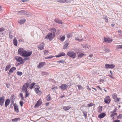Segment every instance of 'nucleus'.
<instances>
[{
  "label": "nucleus",
  "mask_w": 122,
  "mask_h": 122,
  "mask_svg": "<svg viewBox=\"0 0 122 122\" xmlns=\"http://www.w3.org/2000/svg\"><path fill=\"white\" fill-rule=\"evenodd\" d=\"M67 55L72 58H75L76 56V54L73 51H69L67 53Z\"/></svg>",
  "instance_id": "1"
},
{
  "label": "nucleus",
  "mask_w": 122,
  "mask_h": 122,
  "mask_svg": "<svg viewBox=\"0 0 122 122\" xmlns=\"http://www.w3.org/2000/svg\"><path fill=\"white\" fill-rule=\"evenodd\" d=\"M55 36L54 34H52L51 33H49L45 36V39H49V41H51Z\"/></svg>",
  "instance_id": "2"
},
{
  "label": "nucleus",
  "mask_w": 122,
  "mask_h": 122,
  "mask_svg": "<svg viewBox=\"0 0 122 122\" xmlns=\"http://www.w3.org/2000/svg\"><path fill=\"white\" fill-rule=\"evenodd\" d=\"M29 86V83H25L23 86L22 89V91L23 92H25L27 91V88Z\"/></svg>",
  "instance_id": "3"
},
{
  "label": "nucleus",
  "mask_w": 122,
  "mask_h": 122,
  "mask_svg": "<svg viewBox=\"0 0 122 122\" xmlns=\"http://www.w3.org/2000/svg\"><path fill=\"white\" fill-rule=\"evenodd\" d=\"M15 59L16 61L20 62V64H24L25 61H24V60L22 59L21 57L19 56H16L15 57Z\"/></svg>",
  "instance_id": "4"
},
{
  "label": "nucleus",
  "mask_w": 122,
  "mask_h": 122,
  "mask_svg": "<svg viewBox=\"0 0 122 122\" xmlns=\"http://www.w3.org/2000/svg\"><path fill=\"white\" fill-rule=\"evenodd\" d=\"M35 91L36 93L38 94H40L41 93V91L39 90L40 86L39 85H36L35 86Z\"/></svg>",
  "instance_id": "5"
},
{
  "label": "nucleus",
  "mask_w": 122,
  "mask_h": 122,
  "mask_svg": "<svg viewBox=\"0 0 122 122\" xmlns=\"http://www.w3.org/2000/svg\"><path fill=\"white\" fill-rule=\"evenodd\" d=\"M32 53V51H27L25 50L23 57H28L31 56Z\"/></svg>",
  "instance_id": "6"
},
{
  "label": "nucleus",
  "mask_w": 122,
  "mask_h": 122,
  "mask_svg": "<svg viewBox=\"0 0 122 122\" xmlns=\"http://www.w3.org/2000/svg\"><path fill=\"white\" fill-rule=\"evenodd\" d=\"M25 50L22 48H19L18 50V54L23 57Z\"/></svg>",
  "instance_id": "7"
},
{
  "label": "nucleus",
  "mask_w": 122,
  "mask_h": 122,
  "mask_svg": "<svg viewBox=\"0 0 122 122\" xmlns=\"http://www.w3.org/2000/svg\"><path fill=\"white\" fill-rule=\"evenodd\" d=\"M115 65L113 64L110 65L109 64H106L105 65V67L106 69L112 68L115 67Z\"/></svg>",
  "instance_id": "8"
},
{
  "label": "nucleus",
  "mask_w": 122,
  "mask_h": 122,
  "mask_svg": "<svg viewBox=\"0 0 122 122\" xmlns=\"http://www.w3.org/2000/svg\"><path fill=\"white\" fill-rule=\"evenodd\" d=\"M5 97L2 96V97H0V105L2 106L3 105L5 101Z\"/></svg>",
  "instance_id": "9"
},
{
  "label": "nucleus",
  "mask_w": 122,
  "mask_h": 122,
  "mask_svg": "<svg viewBox=\"0 0 122 122\" xmlns=\"http://www.w3.org/2000/svg\"><path fill=\"white\" fill-rule=\"evenodd\" d=\"M60 88L62 91L65 90L66 89L68 88L67 85L65 84H62L60 86Z\"/></svg>",
  "instance_id": "10"
},
{
  "label": "nucleus",
  "mask_w": 122,
  "mask_h": 122,
  "mask_svg": "<svg viewBox=\"0 0 122 122\" xmlns=\"http://www.w3.org/2000/svg\"><path fill=\"white\" fill-rule=\"evenodd\" d=\"M104 41L103 42H106L107 43H110L112 41V40L110 38L104 37Z\"/></svg>",
  "instance_id": "11"
},
{
  "label": "nucleus",
  "mask_w": 122,
  "mask_h": 122,
  "mask_svg": "<svg viewBox=\"0 0 122 122\" xmlns=\"http://www.w3.org/2000/svg\"><path fill=\"white\" fill-rule=\"evenodd\" d=\"M110 100V97L108 96L106 97L104 99V102L106 103H109Z\"/></svg>",
  "instance_id": "12"
},
{
  "label": "nucleus",
  "mask_w": 122,
  "mask_h": 122,
  "mask_svg": "<svg viewBox=\"0 0 122 122\" xmlns=\"http://www.w3.org/2000/svg\"><path fill=\"white\" fill-rule=\"evenodd\" d=\"M44 43L42 42L39 45H38V48L40 50H42L44 49Z\"/></svg>",
  "instance_id": "13"
},
{
  "label": "nucleus",
  "mask_w": 122,
  "mask_h": 122,
  "mask_svg": "<svg viewBox=\"0 0 122 122\" xmlns=\"http://www.w3.org/2000/svg\"><path fill=\"white\" fill-rule=\"evenodd\" d=\"M17 13H19V14L20 15H27L28 12L24 10H21L18 11Z\"/></svg>",
  "instance_id": "14"
},
{
  "label": "nucleus",
  "mask_w": 122,
  "mask_h": 122,
  "mask_svg": "<svg viewBox=\"0 0 122 122\" xmlns=\"http://www.w3.org/2000/svg\"><path fill=\"white\" fill-rule=\"evenodd\" d=\"M42 102L40 100H39L35 106V107H37L40 106L42 103Z\"/></svg>",
  "instance_id": "15"
},
{
  "label": "nucleus",
  "mask_w": 122,
  "mask_h": 122,
  "mask_svg": "<svg viewBox=\"0 0 122 122\" xmlns=\"http://www.w3.org/2000/svg\"><path fill=\"white\" fill-rule=\"evenodd\" d=\"M14 109L15 111L17 112H19L18 106L16 103L14 104Z\"/></svg>",
  "instance_id": "16"
},
{
  "label": "nucleus",
  "mask_w": 122,
  "mask_h": 122,
  "mask_svg": "<svg viewBox=\"0 0 122 122\" xmlns=\"http://www.w3.org/2000/svg\"><path fill=\"white\" fill-rule=\"evenodd\" d=\"M54 20L56 23L59 24H62L63 23V22L62 20L58 18L55 19Z\"/></svg>",
  "instance_id": "17"
},
{
  "label": "nucleus",
  "mask_w": 122,
  "mask_h": 122,
  "mask_svg": "<svg viewBox=\"0 0 122 122\" xmlns=\"http://www.w3.org/2000/svg\"><path fill=\"white\" fill-rule=\"evenodd\" d=\"M10 100L9 99H7L5 101V107H7L9 104L10 103Z\"/></svg>",
  "instance_id": "18"
},
{
  "label": "nucleus",
  "mask_w": 122,
  "mask_h": 122,
  "mask_svg": "<svg viewBox=\"0 0 122 122\" xmlns=\"http://www.w3.org/2000/svg\"><path fill=\"white\" fill-rule=\"evenodd\" d=\"M45 62H42L39 63L38 66L39 68H42L45 65Z\"/></svg>",
  "instance_id": "19"
},
{
  "label": "nucleus",
  "mask_w": 122,
  "mask_h": 122,
  "mask_svg": "<svg viewBox=\"0 0 122 122\" xmlns=\"http://www.w3.org/2000/svg\"><path fill=\"white\" fill-rule=\"evenodd\" d=\"M106 115L105 113H101L98 116V117L100 118H103Z\"/></svg>",
  "instance_id": "20"
},
{
  "label": "nucleus",
  "mask_w": 122,
  "mask_h": 122,
  "mask_svg": "<svg viewBox=\"0 0 122 122\" xmlns=\"http://www.w3.org/2000/svg\"><path fill=\"white\" fill-rule=\"evenodd\" d=\"M65 55V54L63 52L61 53L60 54H59L58 55L55 56L56 57H58L62 56H64Z\"/></svg>",
  "instance_id": "21"
},
{
  "label": "nucleus",
  "mask_w": 122,
  "mask_h": 122,
  "mask_svg": "<svg viewBox=\"0 0 122 122\" xmlns=\"http://www.w3.org/2000/svg\"><path fill=\"white\" fill-rule=\"evenodd\" d=\"M26 20L25 19H21L18 21V22L20 24L22 25L24 24Z\"/></svg>",
  "instance_id": "22"
},
{
  "label": "nucleus",
  "mask_w": 122,
  "mask_h": 122,
  "mask_svg": "<svg viewBox=\"0 0 122 122\" xmlns=\"http://www.w3.org/2000/svg\"><path fill=\"white\" fill-rule=\"evenodd\" d=\"M16 68L15 67H13L11 68L9 71V72L10 73H12L13 71L16 70Z\"/></svg>",
  "instance_id": "23"
},
{
  "label": "nucleus",
  "mask_w": 122,
  "mask_h": 122,
  "mask_svg": "<svg viewBox=\"0 0 122 122\" xmlns=\"http://www.w3.org/2000/svg\"><path fill=\"white\" fill-rule=\"evenodd\" d=\"M13 43L14 45L15 46H17V41L16 38L15 37L13 41Z\"/></svg>",
  "instance_id": "24"
},
{
  "label": "nucleus",
  "mask_w": 122,
  "mask_h": 122,
  "mask_svg": "<svg viewBox=\"0 0 122 122\" xmlns=\"http://www.w3.org/2000/svg\"><path fill=\"white\" fill-rule=\"evenodd\" d=\"M20 118L19 117L15 118L12 119V121L14 122H16L18 121H20Z\"/></svg>",
  "instance_id": "25"
},
{
  "label": "nucleus",
  "mask_w": 122,
  "mask_h": 122,
  "mask_svg": "<svg viewBox=\"0 0 122 122\" xmlns=\"http://www.w3.org/2000/svg\"><path fill=\"white\" fill-rule=\"evenodd\" d=\"M11 66L10 64L7 65L5 68V71H7L10 68Z\"/></svg>",
  "instance_id": "26"
},
{
  "label": "nucleus",
  "mask_w": 122,
  "mask_h": 122,
  "mask_svg": "<svg viewBox=\"0 0 122 122\" xmlns=\"http://www.w3.org/2000/svg\"><path fill=\"white\" fill-rule=\"evenodd\" d=\"M51 99V96L50 94H49L46 97V100L47 101H50Z\"/></svg>",
  "instance_id": "27"
},
{
  "label": "nucleus",
  "mask_w": 122,
  "mask_h": 122,
  "mask_svg": "<svg viewBox=\"0 0 122 122\" xmlns=\"http://www.w3.org/2000/svg\"><path fill=\"white\" fill-rule=\"evenodd\" d=\"M70 108L71 107L69 106L64 107H63V108L64 110L66 111L69 110Z\"/></svg>",
  "instance_id": "28"
},
{
  "label": "nucleus",
  "mask_w": 122,
  "mask_h": 122,
  "mask_svg": "<svg viewBox=\"0 0 122 122\" xmlns=\"http://www.w3.org/2000/svg\"><path fill=\"white\" fill-rule=\"evenodd\" d=\"M36 84V83L35 82H33L32 84H30V88L31 89H32L33 87V86L35 85Z\"/></svg>",
  "instance_id": "29"
},
{
  "label": "nucleus",
  "mask_w": 122,
  "mask_h": 122,
  "mask_svg": "<svg viewBox=\"0 0 122 122\" xmlns=\"http://www.w3.org/2000/svg\"><path fill=\"white\" fill-rule=\"evenodd\" d=\"M56 29L54 28L52 29L51 31V32L53 33L52 34H54V35H55V33L56 32Z\"/></svg>",
  "instance_id": "30"
},
{
  "label": "nucleus",
  "mask_w": 122,
  "mask_h": 122,
  "mask_svg": "<svg viewBox=\"0 0 122 122\" xmlns=\"http://www.w3.org/2000/svg\"><path fill=\"white\" fill-rule=\"evenodd\" d=\"M84 55L86 56V55L83 53H81L78 56V57L81 58L83 57V56Z\"/></svg>",
  "instance_id": "31"
},
{
  "label": "nucleus",
  "mask_w": 122,
  "mask_h": 122,
  "mask_svg": "<svg viewBox=\"0 0 122 122\" xmlns=\"http://www.w3.org/2000/svg\"><path fill=\"white\" fill-rule=\"evenodd\" d=\"M113 98L115 100L117 97V96L115 94H114L112 95Z\"/></svg>",
  "instance_id": "32"
},
{
  "label": "nucleus",
  "mask_w": 122,
  "mask_h": 122,
  "mask_svg": "<svg viewBox=\"0 0 122 122\" xmlns=\"http://www.w3.org/2000/svg\"><path fill=\"white\" fill-rule=\"evenodd\" d=\"M76 86L78 87V89L79 90L83 88V87L80 85H76Z\"/></svg>",
  "instance_id": "33"
},
{
  "label": "nucleus",
  "mask_w": 122,
  "mask_h": 122,
  "mask_svg": "<svg viewBox=\"0 0 122 122\" xmlns=\"http://www.w3.org/2000/svg\"><path fill=\"white\" fill-rule=\"evenodd\" d=\"M83 39H80V38H79L78 37H76L75 38V40H78L79 41L81 42L82 41Z\"/></svg>",
  "instance_id": "34"
},
{
  "label": "nucleus",
  "mask_w": 122,
  "mask_h": 122,
  "mask_svg": "<svg viewBox=\"0 0 122 122\" xmlns=\"http://www.w3.org/2000/svg\"><path fill=\"white\" fill-rule=\"evenodd\" d=\"M41 74L43 75H47L48 74V73L46 72H42Z\"/></svg>",
  "instance_id": "35"
},
{
  "label": "nucleus",
  "mask_w": 122,
  "mask_h": 122,
  "mask_svg": "<svg viewBox=\"0 0 122 122\" xmlns=\"http://www.w3.org/2000/svg\"><path fill=\"white\" fill-rule=\"evenodd\" d=\"M25 92V98H26V97H28V96L30 94L27 92V91L26 92Z\"/></svg>",
  "instance_id": "36"
},
{
  "label": "nucleus",
  "mask_w": 122,
  "mask_h": 122,
  "mask_svg": "<svg viewBox=\"0 0 122 122\" xmlns=\"http://www.w3.org/2000/svg\"><path fill=\"white\" fill-rule=\"evenodd\" d=\"M117 49H122V45H117L116 46Z\"/></svg>",
  "instance_id": "37"
},
{
  "label": "nucleus",
  "mask_w": 122,
  "mask_h": 122,
  "mask_svg": "<svg viewBox=\"0 0 122 122\" xmlns=\"http://www.w3.org/2000/svg\"><path fill=\"white\" fill-rule=\"evenodd\" d=\"M117 118L118 119H122V114H119L117 117Z\"/></svg>",
  "instance_id": "38"
},
{
  "label": "nucleus",
  "mask_w": 122,
  "mask_h": 122,
  "mask_svg": "<svg viewBox=\"0 0 122 122\" xmlns=\"http://www.w3.org/2000/svg\"><path fill=\"white\" fill-rule=\"evenodd\" d=\"M120 98H117V99H116L115 100H114L116 102L118 103L119 101L120 100Z\"/></svg>",
  "instance_id": "39"
},
{
  "label": "nucleus",
  "mask_w": 122,
  "mask_h": 122,
  "mask_svg": "<svg viewBox=\"0 0 122 122\" xmlns=\"http://www.w3.org/2000/svg\"><path fill=\"white\" fill-rule=\"evenodd\" d=\"M85 118L87 117V112H86L83 111V112Z\"/></svg>",
  "instance_id": "40"
},
{
  "label": "nucleus",
  "mask_w": 122,
  "mask_h": 122,
  "mask_svg": "<svg viewBox=\"0 0 122 122\" xmlns=\"http://www.w3.org/2000/svg\"><path fill=\"white\" fill-rule=\"evenodd\" d=\"M65 38V36H63L62 37H61L60 40L62 41H63Z\"/></svg>",
  "instance_id": "41"
},
{
  "label": "nucleus",
  "mask_w": 122,
  "mask_h": 122,
  "mask_svg": "<svg viewBox=\"0 0 122 122\" xmlns=\"http://www.w3.org/2000/svg\"><path fill=\"white\" fill-rule=\"evenodd\" d=\"M17 75L20 76L22 74V73L21 71H17Z\"/></svg>",
  "instance_id": "42"
},
{
  "label": "nucleus",
  "mask_w": 122,
  "mask_h": 122,
  "mask_svg": "<svg viewBox=\"0 0 122 122\" xmlns=\"http://www.w3.org/2000/svg\"><path fill=\"white\" fill-rule=\"evenodd\" d=\"M71 0H64V3H69L71 2Z\"/></svg>",
  "instance_id": "43"
},
{
  "label": "nucleus",
  "mask_w": 122,
  "mask_h": 122,
  "mask_svg": "<svg viewBox=\"0 0 122 122\" xmlns=\"http://www.w3.org/2000/svg\"><path fill=\"white\" fill-rule=\"evenodd\" d=\"M57 1L59 2L64 3V0H57Z\"/></svg>",
  "instance_id": "44"
},
{
  "label": "nucleus",
  "mask_w": 122,
  "mask_h": 122,
  "mask_svg": "<svg viewBox=\"0 0 122 122\" xmlns=\"http://www.w3.org/2000/svg\"><path fill=\"white\" fill-rule=\"evenodd\" d=\"M117 114V113H112L111 114L110 116L111 117H113V116H115V115H116V116Z\"/></svg>",
  "instance_id": "45"
},
{
  "label": "nucleus",
  "mask_w": 122,
  "mask_h": 122,
  "mask_svg": "<svg viewBox=\"0 0 122 122\" xmlns=\"http://www.w3.org/2000/svg\"><path fill=\"white\" fill-rule=\"evenodd\" d=\"M68 45V44L67 43H66L65 45L63 47V49H65L66 48Z\"/></svg>",
  "instance_id": "46"
},
{
  "label": "nucleus",
  "mask_w": 122,
  "mask_h": 122,
  "mask_svg": "<svg viewBox=\"0 0 122 122\" xmlns=\"http://www.w3.org/2000/svg\"><path fill=\"white\" fill-rule=\"evenodd\" d=\"M11 32H10L9 34V36L10 38L11 39L13 37L12 35H11Z\"/></svg>",
  "instance_id": "47"
},
{
  "label": "nucleus",
  "mask_w": 122,
  "mask_h": 122,
  "mask_svg": "<svg viewBox=\"0 0 122 122\" xmlns=\"http://www.w3.org/2000/svg\"><path fill=\"white\" fill-rule=\"evenodd\" d=\"M30 58L29 57H26L23 59V60H24V61H26L29 60L30 59Z\"/></svg>",
  "instance_id": "48"
},
{
  "label": "nucleus",
  "mask_w": 122,
  "mask_h": 122,
  "mask_svg": "<svg viewBox=\"0 0 122 122\" xmlns=\"http://www.w3.org/2000/svg\"><path fill=\"white\" fill-rule=\"evenodd\" d=\"M54 57V56H50L48 57H45V59H50L53 58Z\"/></svg>",
  "instance_id": "49"
},
{
  "label": "nucleus",
  "mask_w": 122,
  "mask_h": 122,
  "mask_svg": "<svg viewBox=\"0 0 122 122\" xmlns=\"http://www.w3.org/2000/svg\"><path fill=\"white\" fill-rule=\"evenodd\" d=\"M93 104L92 103H90L89 104H88V106L89 107H90L92 106H93Z\"/></svg>",
  "instance_id": "50"
},
{
  "label": "nucleus",
  "mask_w": 122,
  "mask_h": 122,
  "mask_svg": "<svg viewBox=\"0 0 122 122\" xmlns=\"http://www.w3.org/2000/svg\"><path fill=\"white\" fill-rule=\"evenodd\" d=\"M67 38H70L71 37V36L70 34L69 33L68 34H67Z\"/></svg>",
  "instance_id": "51"
},
{
  "label": "nucleus",
  "mask_w": 122,
  "mask_h": 122,
  "mask_svg": "<svg viewBox=\"0 0 122 122\" xmlns=\"http://www.w3.org/2000/svg\"><path fill=\"white\" fill-rule=\"evenodd\" d=\"M20 104L21 107H22L23 105V104L24 103V102L23 101H20Z\"/></svg>",
  "instance_id": "52"
},
{
  "label": "nucleus",
  "mask_w": 122,
  "mask_h": 122,
  "mask_svg": "<svg viewBox=\"0 0 122 122\" xmlns=\"http://www.w3.org/2000/svg\"><path fill=\"white\" fill-rule=\"evenodd\" d=\"M117 110V107H116L115 108V109L114 110L111 112V113H114V112H115Z\"/></svg>",
  "instance_id": "53"
},
{
  "label": "nucleus",
  "mask_w": 122,
  "mask_h": 122,
  "mask_svg": "<svg viewBox=\"0 0 122 122\" xmlns=\"http://www.w3.org/2000/svg\"><path fill=\"white\" fill-rule=\"evenodd\" d=\"M43 52H44V54H46L48 53H49V51L48 50H46L45 51H43Z\"/></svg>",
  "instance_id": "54"
},
{
  "label": "nucleus",
  "mask_w": 122,
  "mask_h": 122,
  "mask_svg": "<svg viewBox=\"0 0 122 122\" xmlns=\"http://www.w3.org/2000/svg\"><path fill=\"white\" fill-rule=\"evenodd\" d=\"M57 62L58 63H64V62H65L64 61L62 60H61L58 61H57Z\"/></svg>",
  "instance_id": "55"
},
{
  "label": "nucleus",
  "mask_w": 122,
  "mask_h": 122,
  "mask_svg": "<svg viewBox=\"0 0 122 122\" xmlns=\"http://www.w3.org/2000/svg\"><path fill=\"white\" fill-rule=\"evenodd\" d=\"M4 30V28L3 27H1L0 28V32H1L3 31Z\"/></svg>",
  "instance_id": "56"
},
{
  "label": "nucleus",
  "mask_w": 122,
  "mask_h": 122,
  "mask_svg": "<svg viewBox=\"0 0 122 122\" xmlns=\"http://www.w3.org/2000/svg\"><path fill=\"white\" fill-rule=\"evenodd\" d=\"M102 107H100L99 108L98 112H101L102 111Z\"/></svg>",
  "instance_id": "57"
},
{
  "label": "nucleus",
  "mask_w": 122,
  "mask_h": 122,
  "mask_svg": "<svg viewBox=\"0 0 122 122\" xmlns=\"http://www.w3.org/2000/svg\"><path fill=\"white\" fill-rule=\"evenodd\" d=\"M57 89L58 88L57 86H54V87H53L52 88V90L54 89Z\"/></svg>",
  "instance_id": "58"
},
{
  "label": "nucleus",
  "mask_w": 122,
  "mask_h": 122,
  "mask_svg": "<svg viewBox=\"0 0 122 122\" xmlns=\"http://www.w3.org/2000/svg\"><path fill=\"white\" fill-rule=\"evenodd\" d=\"M120 120H115L113 122H120Z\"/></svg>",
  "instance_id": "59"
},
{
  "label": "nucleus",
  "mask_w": 122,
  "mask_h": 122,
  "mask_svg": "<svg viewBox=\"0 0 122 122\" xmlns=\"http://www.w3.org/2000/svg\"><path fill=\"white\" fill-rule=\"evenodd\" d=\"M29 0H22V1L23 2H25Z\"/></svg>",
  "instance_id": "60"
},
{
  "label": "nucleus",
  "mask_w": 122,
  "mask_h": 122,
  "mask_svg": "<svg viewBox=\"0 0 122 122\" xmlns=\"http://www.w3.org/2000/svg\"><path fill=\"white\" fill-rule=\"evenodd\" d=\"M104 18L107 21L108 20V18L107 16L105 17Z\"/></svg>",
  "instance_id": "61"
},
{
  "label": "nucleus",
  "mask_w": 122,
  "mask_h": 122,
  "mask_svg": "<svg viewBox=\"0 0 122 122\" xmlns=\"http://www.w3.org/2000/svg\"><path fill=\"white\" fill-rule=\"evenodd\" d=\"M110 72L111 73V74L112 75H113V72H112V71H110Z\"/></svg>",
  "instance_id": "62"
},
{
  "label": "nucleus",
  "mask_w": 122,
  "mask_h": 122,
  "mask_svg": "<svg viewBox=\"0 0 122 122\" xmlns=\"http://www.w3.org/2000/svg\"><path fill=\"white\" fill-rule=\"evenodd\" d=\"M93 56V55L92 54H91L89 56V57H92Z\"/></svg>",
  "instance_id": "63"
},
{
  "label": "nucleus",
  "mask_w": 122,
  "mask_h": 122,
  "mask_svg": "<svg viewBox=\"0 0 122 122\" xmlns=\"http://www.w3.org/2000/svg\"><path fill=\"white\" fill-rule=\"evenodd\" d=\"M87 89H89V90H90L91 89L89 87V86H87Z\"/></svg>",
  "instance_id": "64"
}]
</instances>
